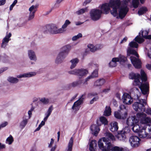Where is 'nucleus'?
<instances>
[{
    "label": "nucleus",
    "instance_id": "f257e3e1",
    "mask_svg": "<svg viewBox=\"0 0 151 151\" xmlns=\"http://www.w3.org/2000/svg\"><path fill=\"white\" fill-rule=\"evenodd\" d=\"M103 133L106 138L104 137L100 139L98 141L99 148L102 151H124V149L117 146H114L108 140L109 139L112 141L115 140L114 136L109 132L104 131Z\"/></svg>",
    "mask_w": 151,
    "mask_h": 151
},
{
    "label": "nucleus",
    "instance_id": "f03ea898",
    "mask_svg": "<svg viewBox=\"0 0 151 151\" xmlns=\"http://www.w3.org/2000/svg\"><path fill=\"white\" fill-rule=\"evenodd\" d=\"M121 1L120 0H111L108 4L107 3L103 4L101 9L103 11L104 14H107L110 10V7L112 8L111 11V14L115 17L118 15L117 9L120 7Z\"/></svg>",
    "mask_w": 151,
    "mask_h": 151
},
{
    "label": "nucleus",
    "instance_id": "7ed1b4c3",
    "mask_svg": "<svg viewBox=\"0 0 151 151\" xmlns=\"http://www.w3.org/2000/svg\"><path fill=\"white\" fill-rule=\"evenodd\" d=\"M140 74L141 76L139 74H136L133 72H132L129 74V78L132 79H134L136 85H139L141 83L139 80L140 78L143 82H146L147 81L146 74L143 70H141Z\"/></svg>",
    "mask_w": 151,
    "mask_h": 151
},
{
    "label": "nucleus",
    "instance_id": "20e7f679",
    "mask_svg": "<svg viewBox=\"0 0 151 151\" xmlns=\"http://www.w3.org/2000/svg\"><path fill=\"white\" fill-rule=\"evenodd\" d=\"M70 45H66L61 49V51L58 55L56 60L55 63L58 64L61 63L63 60L68 55L69 52L71 49Z\"/></svg>",
    "mask_w": 151,
    "mask_h": 151
},
{
    "label": "nucleus",
    "instance_id": "39448f33",
    "mask_svg": "<svg viewBox=\"0 0 151 151\" xmlns=\"http://www.w3.org/2000/svg\"><path fill=\"white\" fill-rule=\"evenodd\" d=\"M136 96L139 102H136L133 104V107L134 109L136 111H145V105H146L147 104L146 100L139 99L140 97H142L139 96L138 95H136Z\"/></svg>",
    "mask_w": 151,
    "mask_h": 151
},
{
    "label": "nucleus",
    "instance_id": "423d86ee",
    "mask_svg": "<svg viewBox=\"0 0 151 151\" xmlns=\"http://www.w3.org/2000/svg\"><path fill=\"white\" fill-rule=\"evenodd\" d=\"M136 117L139 120L141 125H147V124L151 122V118L147 116V114L143 112H138L136 114Z\"/></svg>",
    "mask_w": 151,
    "mask_h": 151
},
{
    "label": "nucleus",
    "instance_id": "0eeeda50",
    "mask_svg": "<svg viewBox=\"0 0 151 151\" xmlns=\"http://www.w3.org/2000/svg\"><path fill=\"white\" fill-rule=\"evenodd\" d=\"M101 10L92 9L90 10L89 14L90 18L92 20L96 21L101 18L102 13L104 14L103 11L101 9Z\"/></svg>",
    "mask_w": 151,
    "mask_h": 151
},
{
    "label": "nucleus",
    "instance_id": "6e6552de",
    "mask_svg": "<svg viewBox=\"0 0 151 151\" xmlns=\"http://www.w3.org/2000/svg\"><path fill=\"white\" fill-rule=\"evenodd\" d=\"M70 74H74L81 77L88 74V71L86 69H75L72 71H69Z\"/></svg>",
    "mask_w": 151,
    "mask_h": 151
},
{
    "label": "nucleus",
    "instance_id": "1a4fd4ad",
    "mask_svg": "<svg viewBox=\"0 0 151 151\" xmlns=\"http://www.w3.org/2000/svg\"><path fill=\"white\" fill-rule=\"evenodd\" d=\"M140 139L137 136H132L129 138V142L132 147H136L139 144Z\"/></svg>",
    "mask_w": 151,
    "mask_h": 151
},
{
    "label": "nucleus",
    "instance_id": "9d476101",
    "mask_svg": "<svg viewBox=\"0 0 151 151\" xmlns=\"http://www.w3.org/2000/svg\"><path fill=\"white\" fill-rule=\"evenodd\" d=\"M130 58L132 63L135 68L139 69L141 68L142 62L138 58L131 56Z\"/></svg>",
    "mask_w": 151,
    "mask_h": 151
},
{
    "label": "nucleus",
    "instance_id": "9b49d317",
    "mask_svg": "<svg viewBox=\"0 0 151 151\" xmlns=\"http://www.w3.org/2000/svg\"><path fill=\"white\" fill-rule=\"evenodd\" d=\"M119 16L121 19L124 18L129 11V8L127 6H123L119 8Z\"/></svg>",
    "mask_w": 151,
    "mask_h": 151
},
{
    "label": "nucleus",
    "instance_id": "f8f14e48",
    "mask_svg": "<svg viewBox=\"0 0 151 151\" xmlns=\"http://www.w3.org/2000/svg\"><path fill=\"white\" fill-rule=\"evenodd\" d=\"M135 116L129 117L127 120V124L129 127H132L133 125L138 123V119Z\"/></svg>",
    "mask_w": 151,
    "mask_h": 151
},
{
    "label": "nucleus",
    "instance_id": "ddd939ff",
    "mask_svg": "<svg viewBox=\"0 0 151 151\" xmlns=\"http://www.w3.org/2000/svg\"><path fill=\"white\" fill-rule=\"evenodd\" d=\"M97 125L92 124L90 127L91 133L96 136L97 135L100 130L99 126L101 125V124H99L98 122H97Z\"/></svg>",
    "mask_w": 151,
    "mask_h": 151
},
{
    "label": "nucleus",
    "instance_id": "4468645a",
    "mask_svg": "<svg viewBox=\"0 0 151 151\" xmlns=\"http://www.w3.org/2000/svg\"><path fill=\"white\" fill-rule=\"evenodd\" d=\"M83 99V95H82L79 99L74 103L72 108L73 110L77 111L79 109L80 105L82 103Z\"/></svg>",
    "mask_w": 151,
    "mask_h": 151
},
{
    "label": "nucleus",
    "instance_id": "2eb2a0df",
    "mask_svg": "<svg viewBox=\"0 0 151 151\" xmlns=\"http://www.w3.org/2000/svg\"><path fill=\"white\" fill-rule=\"evenodd\" d=\"M149 85L147 83L141 84L139 86L142 94H148L149 93Z\"/></svg>",
    "mask_w": 151,
    "mask_h": 151
},
{
    "label": "nucleus",
    "instance_id": "dca6fc26",
    "mask_svg": "<svg viewBox=\"0 0 151 151\" xmlns=\"http://www.w3.org/2000/svg\"><path fill=\"white\" fill-rule=\"evenodd\" d=\"M120 109L121 119L126 118L127 115L128 109L124 105H122L119 107Z\"/></svg>",
    "mask_w": 151,
    "mask_h": 151
},
{
    "label": "nucleus",
    "instance_id": "f3484780",
    "mask_svg": "<svg viewBox=\"0 0 151 151\" xmlns=\"http://www.w3.org/2000/svg\"><path fill=\"white\" fill-rule=\"evenodd\" d=\"M46 28L49 32L52 34H55L56 31L57 29L56 25L53 24H47L46 26Z\"/></svg>",
    "mask_w": 151,
    "mask_h": 151
},
{
    "label": "nucleus",
    "instance_id": "a211bd4d",
    "mask_svg": "<svg viewBox=\"0 0 151 151\" xmlns=\"http://www.w3.org/2000/svg\"><path fill=\"white\" fill-rule=\"evenodd\" d=\"M122 100L124 103L128 105L131 104L133 101L130 95H123Z\"/></svg>",
    "mask_w": 151,
    "mask_h": 151
},
{
    "label": "nucleus",
    "instance_id": "6ab92c4d",
    "mask_svg": "<svg viewBox=\"0 0 151 151\" xmlns=\"http://www.w3.org/2000/svg\"><path fill=\"white\" fill-rule=\"evenodd\" d=\"M147 125H144L142 126V128L140 130L138 133L139 136L141 138H144L147 137V134L145 131Z\"/></svg>",
    "mask_w": 151,
    "mask_h": 151
},
{
    "label": "nucleus",
    "instance_id": "aec40b11",
    "mask_svg": "<svg viewBox=\"0 0 151 151\" xmlns=\"http://www.w3.org/2000/svg\"><path fill=\"white\" fill-rule=\"evenodd\" d=\"M11 33H9V34L6 35L5 37L3 39L1 45V47H2L5 48L7 45L8 43L10 40L9 38L11 37Z\"/></svg>",
    "mask_w": 151,
    "mask_h": 151
},
{
    "label": "nucleus",
    "instance_id": "412c9836",
    "mask_svg": "<svg viewBox=\"0 0 151 151\" xmlns=\"http://www.w3.org/2000/svg\"><path fill=\"white\" fill-rule=\"evenodd\" d=\"M88 48L90 49V51L93 52L100 50L101 48V45H96L94 46L93 44H89L87 45Z\"/></svg>",
    "mask_w": 151,
    "mask_h": 151
},
{
    "label": "nucleus",
    "instance_id": "4be33fe9",
    "mask_svg": "<svg viewBox=\"0 0 151 151\" xmlns=\"http://www.w3.org/2000/svg\"><path fill=\"white\" fill-rule=\"evenodd\" d=\"M110 130L112 132H115L117 131L118 127L117 123L115 122H112L110 123L109 126Z\"/></svg>",
    "mask_w": 151,
    "mask_h": 151
},
{
    "label": "nucleus",
    "instance_id": "5701e85b",
    "mask_svg": "<svg viewBox=\"0 0 151 151\" xmlns=\"http://www.w3.org/2000/svg\"><path fill=\"white\" fill-rule=\"evenodd\" d=\"M98 69H96L92 73L91 75L87 77L85 80V82H87L88 80L91 78H96L98 76Z\"/></svg>",
    "mask_w": 151,
    "mask_h": 151
},
{
    "label": "nucleus",
    "instance_id": "b1692460",
    "mask_svg": "<svg viewBox=\"0 0 151 151\" xmlns=\"http://www.w3.org/2000/svg\"><path fill=\"white\" fill-rule=\"evenodd\" d=\"M97 142L95 140H92L89 144V150L91 151H95L97 147Z\"/></svg>",
    "mask_w": 151,
    "mask_h": 151
},
{
    "label": "nucleus",
    "instance_id": "393cba45",
    "mask_svg": "<svg viewBox=\"0 0 151 151\" xmlns=\"http://www.w3.org/2000/svg\"><path fill=\"white\" fill-rule=\"evenodd\" d=\"M144 125H139L137 124H135L132 126V130L135 132L138 133L139 132L140 130L142 128V126H144Z\"/></svg>",
    "mask_w": 151,
    "mask_h": 151
},
{
    "label": "nucleus",
    "instance_id": "a878e982",
    "mask_svg": "<svg viewBox=\"0 0 151 151\" xmlns=\"http://www.w3.org/2000/svg\"><path fill=\"white\" fill-rule=\"evenodd\" d=\"M28 55L30 59L31 60L36 61L37 58L35 52L32 50H29L28 51Z\"/></svg>",
    "mask_w": 151,
    "mask_h": 151
},
{
    "label": "nucleus",
    "instance_id": "bb28decb",
    "mask_svg": "<svg viewBox=\"0 0 151 151\" xmlns=\"http://www.w3.org/2000/svg\"><path fill=\"white\" fill-rule=\"evenodd\" d=\"M83 82L81 80H79L76 82H74L70 84H69L68 85V87L70 88L71 87H75L77 86H79Z\"/></svg>",
    "mask_w": 151,
    "mask_h": 151
},
{
    "label": "nucleus",
    "instance_id": "cd10ccee",
    "mask_svg": "<svg viewBox=\"0 0 151 151\" xmlns=\"http://www.w3.org/2000/svg\"><path fill=\"white\" fill-rule=\"evenodd\" d=\"M119 61V59L118 58H113L111 61L109 63V66L111 67H115L117 65L116 62Z\"/></svg>",
    "mask_w": 151,
    "mask_h": 151
},
{
    "label": "nucleus",
    "instance_id": "c85d7f7f",
    "mask_svg": "<svg viewBox=\"0 0 151 151\" xmlns=\"http://www.w3.org/2000/svg\"><path fill=\"white\" fill-rule=\"evenodd\" d=\"M73 144V138L71 137L70 139L67 148L65 150L66 151H72Z\"/></svg>",
    "mask_w": 151,
    "mask_h": 151
},
{
    "label": "nucleus",
    "instance_id": "c756f323",
    "mask_svg": "<svg viewBox=\"0 0 151 151\" xmlns=\"http://www.w3.org/2000/svg\"><path fill=\"white\" fill-rule=\"evenodd\" d=\"M36 75L35 72H31L29 73L23 74L21 75H18L17 77L18 78H21L22 77H29L35 76Z\"/></svg>",
    "mask_w": 151,
    "mask_h": 151
},
{
    "label": "nucleus",
    "instance_id": "7c9ffc66",
    "mask_svg": "<svg viewBox=\"0 0 151 151\" xmlns=\"http://www.w3.org/2000/svg\"><path fill=\"white\" fill-rule=\"evenodd\" d=\"M111 109L109 106H106L104 113V115L106 116H109L111 114Z\"/></svg>",
    "mask_w": 151,
    "mask_h": 151
},
{
    "label": "nucleus",
    "instance_id": "2f4dec72",
    "mask_svg": "<svg viewBox=\"0 0 151 151\" xmlns=\"http://www.w3.org/2000/svg\"><path fill=\"white\" fill-rule=\"evenodd\" d=\"M105 82V80L103 78L97 80L94 83V85L96 86H101Z\"/></svg>",
    "mask_w": 151,
    "mask_h": 151
},
{
    "label": "nucleus",
    "instance_id": "473e14b6",
    "mask_svg": "<svg viewBox=\"0 0 151 151\" xmlns=\"http://www.w3.org/2000/svg\"><path fill=\"white\" fill-rule=\"evenodd\" d=\"M79 61V60L77 58H75L71 60L70 62L71 63L72 65L70 67V69H73L76 66Z\"/></svg>",
    "mask_w": 151,
    "mask_h": 151
},
{
    "label": "nucleus",
    "instance_id": "72a5a7b5",
    "mask_svg": "<svg viewBox=\"0 0 151 151\" xmlns=\"http://www.w3.org/2000/svg\"><path fill=\"white\" fill-rule=\"evenodd\" d=\"M147 11V8L145 7H142L140 8L138 12V14L141 15L146 13Z\"/></svg>",
    "mask_w": 151,
    "mask_h": 151
},
{
    "label": "nucleus",
    "instance_id": "f704fd0d",
    "mask_svg": "<svg viewBox=\"0 0 151 151\" xmlns=\"http://www.w3.org/2000/svg\"><path fill=\"white\" fill-rule=\"evenodd\" d=\"M99 121L102 124L105 125L108 124V121L107 119L104 116H101L100 117Z\"/></svg>",
    "mask_w": 151,
    "mask_h": 151
},
{
    "label": "nucleus",
    "instance_id": "c9c22d12",
    "mask_svg": "<svg viewBox=\"0 0 151 151\" xmlns=\"http://www.w3.org/2000/svg\"><path fill=\"white\" fill-rule=\"evenodd\" d=\"M14 141V139L11 135L7 138L6 140V143L9 145H11Z\"/></svg>",
    "mask_w": 151,
    "mask_h": 151
},
{
    "label": "nucleus",
    "instance_id": "e433bc0d",
    "mask_svg": "<svg viewBox=\"0 0 151 151\" xmlns=\"http://www.w3.org/2000/svg\"><path fill=\"white\" fill-rule=\"evenodd\" d=\"M8 81L12 83H16L18 82V79L16 78L11 77H9L8 79Z\"/></svg>",
    "mask_w": 151,
    "mask_h": 151
},
{
    "label": "nucleus",
    "instance_id": "4c0bfd02",
    "mask_svg": "<svg viewBox=\"0 0 151 151\" xmlns=\"http://www.w3.org/2000/svg\"><path fill=\"white\" fill-rule=\"evenodd\" d=\"M88 9L87 7H86L85 8L81 9L79 10L76 11V13L78 15H80L84 13L85 12H87Z\"/></svg>",
    "mask_w": 151,
    "mask_h": 151
},
{
    "label": "nucleus",
    "instance_id": "58836bf2",
    "mask_svg": "<svg viewBox=\"0 0 151 151\" xmlns=\"http://www.w3.org/2000/svg\"><path fill=\"white\" fill-rule=\"evenodd\" d=\"M139 0H132V5L134 8H137L139 4Z\"/></svg>",
    "mask_w": 151,
    "mask_h": 151
},
{
    "label": "nucleus",
    "instance_id": "ea45409f",
    "mask_svg": "<svg viewBox=\"0 0 151 151\" xmlns=\"http://www.w3.org/2000/svg\"><path fill=\"white\" fill-rule=\"evenodd\" d=\"M116 136L118 139L120 140H124L126 138V136L124 134L118 133Z\"/></svg>",
    "mask_w": 151,
    "mask_h": 151
},
{
    "label": "nucleus",
    "instance_id": "a19ab883",
    "mask_svg": "<svg viewBox=\"0 0 151 151\" xmlns=\"http://www.w3.org/2000/svg\"><path fill=\"white\" fill-rule=\"evenodd\" d=\"M28 122V120L27 119H23L20 123V127L21 128H23L27 124Z\"/></svg>",
    "mask_w": 151,
    "mask_h": 151
},
{
    "label": "nucleus",
    "instance_id": "79ce46f5",
    "mask_svg": "<svg viewBox=\"0 0 151 151\" xmlns=\"http://www.w3.org/2000/svg\"><path fill=\"white\" fill-rule=\"evenodd\" d=\"M136 52L134 50L132 49L131 48L127 50V55L128 56H129L131 54L134 55L135 53H136Z\"/></svg>",
    "mask_w": 151,
    "mask_h": 151
},
{
    "label": "nucleus",
    "instance_id": "37998d69",
    "mask_svg": "<svg viewBox=\"0 0 151 151\" xmlns=\"http://www.w3.org/2000/svg\"><path fill=\"white\" fill-rule=\"evenodd\" d=\"M39 4H37L35 5H32L29 9V11L31 12L33 11H37V9L38 8Z\"/></svg>",
    "mask_w": 151,
    "mask_h": 151
},
{
    "label": "nucleus",
    "instance_id": "c03bdc74",
    "mask_svg": "<svg viewBox=\"0 0 151 151\" xmlns=\"http://www.w3.org/2000/svg\"><path fill=\"white\" fill-rule=\"evenodd\" d=\"M129 46L132 47L137 48L138 47V44L136 42L132 41L129 43Z\"/></svg>",
    "mask_w": 151,
    "mask_h": 151
},
{
    "label": "nucleus",
    "instance_id": "a18cd8bd",
    "mask_svg": "<svg viewBox=\"0 0 151 151\" xmlns=\"http://www.w3.org/2000/svg\"><path fill=\"white\" fill-rule=\"evenodd\" d=\"M145 33L147 35H143V32H142V37L143 38H144L145 39L151 40V35H147L148 32L147 31H145Z\"/></svg>",
    "mask_w": 151,
    "mask_h": 151
},
{
    "label": "nucleus",
    "instance_id": "49530a36",
    "mask_svg": "<svg viewBox=\"0 0 151 151\" xmlns=\"http://www.w3.org/2000/svg\"><path fill=\"white\" fill-rule=\"evenodd\" d=\"M36 12V10L30 12L29 15L28 19L29 20H31L34 18L35 17V14Z\"/></svg>",
    "mask_w": 151,
    "mask_h": 151
},
{
    "label": "nucleus",
    "instance_id": "de8ad7c7",
    "mask_svg": "<svg viewBox=\"0 0 151 151\" xmlns=\"http://www.w3.org/2000/svg\"><path fill=\"white\" fill-rule=\"evenodd\" d=\"M52 106H51L49 108L47 113L45 114L46 117H47V118L50 115L52 111Z\"/></svg>",
    "mask_w": 151,
    "mask_h": 151
},
{
    "label": "nucleus",
    "instance_id": "09e8293b",
    "mask_svg": "<svg viewBox=\"0 0 151 151\" xmlns=\"http://www.w3.org/2000/svg\"><path fill=\"white\" fill-rule=\"evenodd\" d=\"M52 106H51L49 108L47 113L45 114L46 117H47V118L50 115L52 111Z\"/></svg>",
    "mask_w": 151,
    "mask_h": 151
},
{
    "label": "nucleus",
    "instance_id": "8fccbe9b",
    "mask_svg": "<svg viewBox=\"0 0 151 151\" xmlns=\"http://www.w3.org/2000/svg\"><path fill=\"white\" fill-rule=\"evenodd\" d=\"M40 100L42 103L45 104H48L49 101L48 99H46L44 98L40 99Z\"/></svg>",
    "mask_w": 151,
    "mask_h": 151
},
{
    "label": "nucleus",
    "instance_id": "3c124183",
    "mask_svg": "<svg viewBox=\"0 0 151 151\" xmlns=\"http://www.w3.org/2000/svg\"><path fill=\"white\" fill-rule=\"evenodd\" d=\"M82 37V34L81 33H79L77 35L73 36L72 38V39L73 41H75L80 38Z\"/></svg>",
    "mask_w": 151,
    "mask_h": 151
},
{
    "label": "nucleus",
    "instance_id": "603ef678",
    "mask_svg": "<svg viewBox=\"0 0 151 151\" xmlns=\"http://www.w3.org/2000/svg\"><path fill=\"white\" fill-rule=\"evenodd\" d=\"M114 115L116 118L118 119H121L120 111H115L114 113Z\"/></svg>",
    "mask_w": 151,
    "mask_h": 151
},
{
    "label": "nucleus",
    "instance_id": "864d4df0",
    "mask_svg": "<svg viewBox=\"0 0 151 151\" xmlns=\"http://www.w3.org/2000/svg\"><path fill=\"white\" fill-rule=\"evenodd\" d=\"M64 28H63L62 27L61 28H60L58 29H56V31L55 34L62 33L65 31V30L64 29Z\"/></svg>",
    "mask_w": 151,
    "mask_h": 151
},
{
    "label": "nucleus",
    "instance_id": "5fc2aeb1",
    "mask_svg": "<svg viewBox=\"0 0 151 151\" xmlns=\"http://www.w3.org/2000/svg\"><path fill=\"white\" fill-rule=\"evenodd\" d=\"M45 124V122L42 121L41 123L39 125L38 127L35 130V132H36L40 130L41 128Z\"/></svg>",
    "mask_w": 151,
    "mask_h": 151
},
{
    "label": "nucleus",
    "instance_id": "6e6d98bb",
    "mask_svg": "<svg viewBox=\"0 0 151 151\" xmlns=\"http://www.w3.org/2000/svg\"><path fill=\"white\" fill-rule=\"evenodd\" d=\"M119 58V61L123 63L125 62L127 60V58L123 55L121 56Z\"/></svg>",
    "mask_w": 151,
    "mask_h": 151
},
{
    "label": "nucleus",
    "instance_id": "4d7b16f0",
    "mask_svg": "<svg viewBox=\"0 0 151 151\" xmlns=\"http://www.w3.org/2000/svg\"><path fill=\"white\" fill-rule=\"evenodd\" d=\"M70 23V22L69 20L67 19L65 21V23L62 26V28H65Z\"/></svg>",
    "mask_w": 151,
    "mask_h": 151
},
{
    "label": "nucleus",
    "instance_id": "13d9d810",
    "mask_svg": "<svg viewBox=\"0 0 151 151\" xmlns=\"http://www.w3.org/2000/svg\"><path fill=\"white\" fill-rule=\"evenodd\" d=\"M17 0H15L12 4L9 7V10L10 11H11L14 7V6L15 5V4L17 3Z\"/></svg>",
    "mask_w": 151,
    "mask_h": 151
},
{
    "label": "nucleus",
    "instance_id": "bf43d9fd",
    "mask_svg": "<svg viewBox=\"0 0 151 151\" xmlns=\"http://www.w3.org/2000/svg\"><path fill=\"white\" fill-rule=\"evenodd\" d=\"M99 99V97L97 96H96L90 101V103L91 104H93L94 101L97 100Z\"/></svg>",
    "mask_w": 151,
    "mask_h": 151
},
{
    "label": "nucleus",
    "instance_id": "052dcab7",
    "mask_svg": "<svg viewBox=\"0 0 151 151\" xmlns=\"http://www.w3.org/2000/svg\"><path fill=\"white\" fill-rule=\"evenodd\" d=\"M8 68L7 67H4L1 68L0 69V74L2 73L4 71L7 70Z\"/></svg>",
    "mask_w": 151,
    "mask_h": 151
},
{
    "label": "nucleus",
    "instance_id": "680f3d73",
    "mask_svg": "<svg viewBox=\"0 0 151 151\" xmlns=\"http://www.w3.org/2000/svg\"><path fill=\"white\" fill-rule=\"evenodd\" d=\"M8 123L7 122H5L2 123L0 125L1 128H4L8 124Z\"/></svg>",
    "mask_w": 151,
    "mask_h": 151
},
{
    "label": "nucleus",
    "instance_id": "e2e57ef3",
    "mask_svg": "<svg viewBox=\"0 0 151 151\" xmlns=\"http://www.w3.org/2000/svg\"><path fill=\"white\" fill-rule=\"evenodd\" d=\"M146 113L148 115H151V109L149 108L147 109L146 110H145V111Z\"/></svg>",
    "mask_w": 151,
    "mask_h": 151
},
{
    "label": "nucleus",
    "instance_id": "0e129e2a",
    "mask_svg": "<svg viewBox=\"0 0 151 151\" xmlns=\"http://www.w3.org/2000/svg\"><path fill=\"white\" fill-rule=\"evenodd\" d=\"M54 139H53L52 138L51 139V141L50 143V144H49L48 147H51V146H52V145L54 143Z\"/></svg>",
    "mask_w": 151,
    "mask_h": 151
},
{
    "label": "nucleus",
    "instance_id": "69168bd1",
    "mask_svg": "<svg viewBox=\"0 0 151 151\" xmlns=\"http://www.w3.org/2000/svg\"><path fill=\"white\" fill-rule=\"evenodd\" d=\"M92 0H85L83 3V5L85 6L87 4H89Z\"/></svg>",
    "mask_w": 151,
    "mask_h": 151
},
{
    "label": "nucleus",
    "instance_id": "338daca9",
    "mask_svg": "<svg viewBox=\"0 0 151 151\" xmlns=\"http://www.w3.org/2000/svg\"><path fill=\"white\" fill-rule=\"evenodd\" d=\"M110 90V88H106L103 89L102 91V92L104 93H106L108 92Z\"/></svg>",
    "mask_w": 151,
    "mask_h": 151
},
{
    "label": "nucleus",
    "instance_id": "774afa93",
    "mask_svg": "<svg viewBox=\"0 0 151 151\" xmlns=\"http://www.w3.org/2000/svg\"><path fill=\"white\" fill-rule=\"evenodd\" d=\"M6 2V0H0V6L4 5Z\"/></svg>",
    "mask_w": 151,
    "mask_h": 151
}]
</instances>
